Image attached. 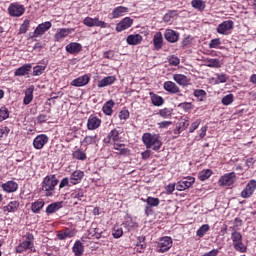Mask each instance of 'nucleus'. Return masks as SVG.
<instances>
[{
  "label": "nucleus",
  "instance_id": "f257e3e1",
  "mask_svg": "<svg viewBox=\"0 0 256 256\" xmlns=\"http://www.w3.org/2000/svg\"><path fill=\"white\" fill-rule=\"evenodd\" d=\"M121 141V132L117 128L112 129L103 139L105 145H113L120 155H129V149L125 148V144H119Z\"/></svg>",
  "mask_w": 256,
  "mask_h": 256
},
{
  "label": "nucleus",
  "instance_id": "f03ea898",
  "mask_svg": "<svg viewBox=\"0 0 256 256\" xmlns=\"http://www.w3.org/2000/svg\"><path fill=\"white\" fill-rule=\"evenodd\" d=\"M59 184V180L55 174L47 175L41 183V191L45 197H53L55 195V187Z\"/></svg>",
  "mask_w": 256,
  "mask_h": 256
},
{
  "label": "nucleus",
  "instance_id": "7ed1b4c3",
  "mask_svg": "<svg viewBox=\"0 0 256 256\" xmlns=\"http://www.w3.org/2000/svg\"><path fill=\"white\" fill-rule=\"evenodd\" d=\"M142 141L146 149H153V151H159V149H161V141L159 140V135L144 133L142 136Z\"/></svg>",
  "mask_w": 256,
  "mask_h": 256
},
{
  "label": "nucleus",
  "instance_id": "20e7f679",
  "mask_svg": "<svg viewBox=\"0 0 256 256\" xmlns=\"http://www.w3.org/2000/svg\"><path fill=\"white\" fill-rule=\"evenodd\" d=\"M24 239L25 240L16 247V253H25V251L33 249V247H35V236L33 234L27 233L24 236Z\"/></svg>",
  "mask_w": 256,
  "mask_h": 256
},
{
  "label": "nucleus",
  "instance_id": "39448f33",
  "mask_svg": "<svg viewBox=\"0 0 256 256\" xmlns=\"http://www.w3.org/2000/svg\"><path fill=\"white\" fill-rule=\"evenodd\" d=\"M83 23L86 27H100L101 29H107V27H109L105 21L99 20L97 17L92 18L88 16L83 20Z\"/></svg>",
  "mask_w": 256,
  "mask_h": 256
},
{
  "label": "nucleus",
  "instance_id": "423d86ee",
  "mask_svg": "<svg viewBox=\"0 0 256 256\" xmlns=\"http://www.w3.org/2000/svg\"><path fill=\"white\" fill-rule=\"evenodd\" d=\"M8 13L11 17H21L25 13V6L20 3H11L8 7Z\"/></svg>",
  "mask_w": 256,
  "mask_h": 256
},
{
  "label": "nucleus",
  "instance_id": "0eeeda50",
  "mask_svg": "<svg viewBox=\"0 0 256 256\" xmlns=\"http://www.w3.org/2000/svg\"><path fill=\"white\" fill-rule=\"evenodd\" d=\"M101 123H103L101 118L97 117L96 115L91 114L88 118L86 127H87L88 131H95V130L99 129V127H101Z\"/></svg>",
  "mask_w": 256,
  "mask_h": 256
},
{
  "label": "nucleus",
  "instance_id": "6e6552de",
  "mask_svg": "<svg viewBox=\"0 0 256 256\" xmlns=\"http://www.w3.org/2000/svg\"><path fill=\"white\" fill-rule=\"evenodd\" d=\"M235 23L233 20H226L223 21L221 24L217 27V33L219 35H229V31H231L234 27Z\"/></svg>",
  "mask_w": 256,
  "mask_h": 256
},
{
  "label": "nucleus",
  "instance_id": "1a4fd4ad",
  "mask_svg": "<svg viewBox=\"0 0 256 256\" xmlns=\"http://www.w3.org/2000/svg\"><path fill=\"white\" fill-rule=\"evenodd\" d=\"M193 183H195L194 177H185L176 183V189L177 191H185L186 189H189V187H191Z\"/></svg>",
  "mask_w": 256,
  "mask_h": 256
},
{
  "label": "nucleus",
  "instance_id": "9d476101",
  "mask_svg": "<svg viewBox=\"0 0 256 256\" xmlns=\"http://www.w3.org/2000/svg\"><path fill=\"white\" fill-rule=\"evenodd\" d=\"M49 143V137L45 134H39L33 140L34 149H43Z\"/></svg>",
  "mask_w": 256,
  "mask_h": 256
},
{
  "label": "nucleus",
  "instance_id": "9b49d317",
  "mask_svg": "<svg viewBox=\"0 0 256 256\" xmlns=\"http://www.w3.org/2000/svg\"><path fill=\"white\" fill-rule=\"evenodd\" d=\"M130 27H133V19L131 17H125L116 24V31L117 33H121L130 29Z\"/></svg>",
  "mask_w": 256,
  "mask_h": 256
},
{
  "label": "nucleus",
  "instance_id": "f8f14e48",
  "mask_svg": "<svg viewBox=\"0 0 256 256\" xmlns=\"http://www.w3.org/2000/svg\"><path fill=\"white\" fill-rule=\"evenodd\" d=\"M256 189V180H250L246 185L245 189L241 192V197L243 199H249L255 193Z\"/></svg>",
  "mask_w": 256,
  "mask_h": 256
},
{
  "label": "nucleus",
  "instance_id": "ddd939ff",
  "mask_svg": "<svg viewBox=\"0 0 256 256\" xmlns=\"http://www.w3.org/2000/svg\"><path fill=\"white\" fill-rule=\"evenodd\" d=\"M89 81H91V76L84 74L72 80L70 85H72V87H85V85H89Z\"/></svg>",
  "mask_w": 256,
  "mask_h": 256
},
{
  "label": "nucleus",
  "instance_id": "4468645a",
  "mask_svg": "<svg viewBox=\"0 0 256 256\" xmlns=\"http://www.w3.org/2000/svg\"><path fill=\"white\" fill-rule=\"evenodd\" d=\"M235 181H237V175L235 174V172H230V173L223 175L220 178L219 183H221V185H226L227 187H229V186L233 185V183H235Z\"/></svg>",
  "mask_w": 256,
  "mask_h": 256
},
{
  "label": "nucleus",
  "instance_id": "2eb2a0df",
  "mask_svg": "<svg viewBox=\"0 0 256 256\" xmlns=\"http://www.w3.org/2000/svg\"><path fill=\"white\" fill-rule=\"evenodd\" d=\"M51 27L52 24L50 21L39 24L34 30V37H40V35H45V33H47V31H49Z\"/></svg>",
  "mask_w": 256,
  "mask_h": 256
},
{
  "label": "nucleus",
  "instance_id": "dca6fc26",
  "mask_svg": "<svg viewBox=\"0 0 256 256\" xmlns=\"http://www.w3.org/2000/svg\"><path fill=\"white\" fill-rule=\"evenodd\" d=\"M163 87L171 95H179L181 93V88L173 81H166Z\"/></svg>",
  "mask_w": 256,
  "mask_h": 256
},
{
  "label": "nucleus",
  "instance_id": "f3484780",
  "mask_svg": "<svg viewBox=\"0 0 256 256\" xmlns=\"http://www.w3.org/2000/svg\"><path fill=\"white\" fill-rule=\"evenodd\" d=\"M65 49L67 53H70V55H77L78 53H81V51H83V46L81 45V43L71 42L66 45Z\"/></svg>",
  "mask_w": 256,
  "mask_h": 256
},
{
  "label": "nucleus",
  "instance_id": "a211bd4d",
  "mask_svg": "<svg viewBox=\"0 0 256 256\" xmlns=\"http://www.w3.org/2000/svg\"><path fill=\"white\" fill-rule=\"evenodd\" d=\"M88 233L91 235V237H95V239H105L109 237V233H107L105 230L102 231L101 229L93 226L88 230Z\"/></svg>",
  "mask_w": 256,
  "mask_h": 256
},
{
  "label": "nucleus",
  "instance_id": "6ab92c4d",
  "mask_svg": "<svg viewBox=\"0 0 256 256\" xmlns=\"http://www.w3.org/2000/svg\"><path fill=\"white\" fill-rule=\"evenodd\" d=\"M179 37V32L172 29H167L164 33V38L168 43H177V41H179Z\"/></svg>",
  "mask_w": 256,
  "mask_h": 256
},
{
  "label": "nucleus",
  "instance_id": "aec40b11",
  "mask_svg": "<svg viewBox=\"0 0 256 256\" xmlns=\"http://www.w3.org/2000/svg\"><path fill=\"white\" fill-rule=\"evenodd\" d=\"M19 205L20 203L17 200L10 201L6 206H3L2 211L4 215H8L9 213H15V211L19 209Z\"/></svg>",
  "mask_w": 256,
  "mask_h": 256
},
{
  "label": "nucleus",
  "instance_id": "412c9836",
  "mask_svg": "<svg viewBox=\"0 0 256 256\" xmlns=\"http://www.w3.org/2000/svg\"><path fill=\"white\" fill-rule=\"evenodd\" d=\"M83 177H85V172L81 170L74 171L70 176L71 185H79V183H81L83 180Z\"/></svg>",
  "mask_w": 256,
  "mask_h": 256
},
{
  "label": "nucleus",
  "instance_id": "4be33fe9",
  "mask_svg": "<svg viewBox=\"0 0 256 256\" xmlns=\"http://www.w3.org/2000/svg\"><path fill=\"white\" fill-rule=\"evenodd\" d=\"M187 127H189V119L181 118L177 127L174 129V135H181V133H183Z\"/></svg>",
  "mask_w": 256,
  "mask_h": 256
},
{
  "label": "nucleus",
  "instance_id": "5701e85b",
  "mask_svg": "<svg viewBox=\"0 0 256 256\" xmlns=\"http://www.w3.org/2000/svg\"><path fill=\"white\" fill-rule=\"evenodd\" d=\"M128 45H141L143 43V36L141 34H130L126 38Z\"/></svg>",
  "mask_w": 256,
  "mask_h": 256
},
{
  "label": "nucleus",
  "instance_id": "b1692460",
  "mask_svg": "<svg viewBox=\"0 0 256 256\" xmlns=\"http://www.w3.org/2000/svg\"><path fill=\"white\" fill-rule=\"evenodd\" d=\"M31 69H33V65L24 64L22 67L15 70L14 77H23L25 75H29Z\"/></svg>",
  "mask_w": 256,
  "mask_h": 256
},
{
  "label": "nucleus",
  "instance_id": "393cba45",
  "mask_svg": "<svg viewBox=\"0 0 256 256\" xmlns=\"http://www.w3.org/2000/svg\"><path fill=\"white\" fill-rule=\"evenodd\" d=\"M117 81V78L115 76H106L97 83V87L100 89L103 87H109L110 85H113Z\"/></svg>",
  "mask_w": 256,
  "mask_h": 256
},
{
  "label": "nucleus",
  "instance_id": "a878e982",
  "mask_svg": "<svg viewBox=\"0 0 256 256\" xmlns=\"http://www.w3.org/2000/svg\"><path fill=\"white\" fill-rule=\"evenodd\" d=\"M2 189L6 193H15V191H17V189H19V184H17V182H15V181H8V182L2 184Z\"/></svg>",
  "mask_w": 256,
  "mask_h": 256
},
{
  "label": "nucleus",
  "instance_id": "bb28decb",
  "mask_svg": "<svg viewBox=\"0 0 256 256\" xmlns=\"http://www.w3.org/2000/svg\"><path fill=\"white\" fill-rule=\"evenodd\" d=\"M173 247V240L169 236H165L161 238V253H165V251H169Z\"/></svg>",
  "mask_w": 256,
  "mask_h": 256
},
{
  "label": "nucleus",
  "instance_id": "cd10ccee",
  "mask_svg": "<svg viewBox=\"0 0 256 256\" xmlns=\"http://www.w3.org/2000/svg\"><path fill=\"white\" fill-rule=\"evenodd\" d=\"M99 143V136L95 134L94 136H85L81 141V145L88 147V145H97Z\"/></svg>",
  "mask_w": 256,
  "mask_h": 256
},
{
  "label": "nucleus",
  "instance_id": "c85d7f7f",
  "mask_svg": "<svg viewBox=\"0 0 256 256\" xmlns=\"http://www.w3.org/2000/svg\"><path fill=\"white\" fill-rule=\"evenodd\" d=\"M173 79L178 83V85H181L182 87H187L191 81V79L183 74H174Z\"/></svg>",
  "mask_w": 256,
  "mask_h": 256
},
{
  "label": "nucleus",
  "instance_id": "c756f323",
  "mask_svg": "<svg viewBox=\"0 0 256 256\" xmlns=\"http://www.w3.org/2000/svg\"><path fill=\"white\" fill-rule=\"evenodd\" d=\"M125 13H129V8L125 6H118L113 9L112 11V17L113 19H119V17H123Z\"/></svg>",
  "mask_w": 256,
  "mask_h": 256
},
{
  "label": "nucleus",
  "instance_id": "7c9ffc66",
  "mask_svg": "<svg viewBox=\"0 0 256 256\" xmlns=\"http://www.w3.org/2000/svg\"><path fill=\"white\" fill-rule=\"evenodd\" d=\"M113 107H115V101L108 100L107 102H105L102 107L104 115L111 117V115H113Z\"/></svg>",
  "mask_w": 256,
  "mask_h": 256
},
{
  "label": "nucleus",
  "instance_id": "2f4dec72",
  "mask_svg": "<svg viewBox=\"0 0 256 256\" xmlns=\"http://www.w3.org/2000/svg\"><path fill=\"white\" fill-rule=\"evenodd\" d=\"M63 207V202H53L49 204L46 208L47 215H53V213H57L59 209Z\"/></svg>",
  "mask_w": 256,
  "mask_h": 256
},
{
  "label": "nucleus",
  "instance_id": "473e14b6",
  "mask_svg": "<svg viewBox=\"0 0 256 256\" xmlns=\"http://www.w3.org/2000/svg\"><path fill=\"white\" fill-rule=\"evenodd\" d=\"M57 237L60 241L71 239V237H75V230L66 229L65 231H59L57 233Z\"/></svg>",
  "mask_w": 256,
  "mask_h": 256
},
{
  "label": "nucleus",
  "instance_id": "72a5a7b5",
  "mask_svg": "<svg viewBox=\"0 0 256 256\" xmlns=\"http://www.w3.org/2000/svg\"><path fill=\"white\" fill-rule=\"evenodd\" d=\"M137 243L135 246V250L137 253H144L145 249L147 248V243H145V236H139L137 238Z\"/></svg>",
  "mask_w": 256,
  "mask_h": 256
},
{
  "label": "nucleus",
  "instance_id": "f704fd0d",
  "mask_svg": "<svg viewBox=\"0 0 256 256\" xmlns=\"http://www.w3.org/2000/svg\"><path fill=\"white\" fill-rule=\"evenodd\" d=\"M45 207V201L43 199H38L31 204L32 213H41V209Z\"/></svg>",
  "mask_w": 256,
  "mask_h": 256
},
{
  "label": "nucleus",
  "instance_id": "c9c22d12",
  "mask_svg": "<svg viewBox=\"0 0 256 256\" xmlns=\"http://www.w3.org/2000/svg\"><path fill=\"white\" fill-rule=\"evenodd\" d=\"M122 225L127 231H135L139 227V224L131 218L126 219Z\"/></svg>",
  "mask_w": 256,
  "mask_h": 256
},
{
  "label": "nucleus",
  "instance_id": "e433bc0d",
  "mask_svg": "<svg viewBox=\"0 0 256 256\" xmlns=\"http://www.w3.org/2000/svg\"><path fill=\"white\" fill-rule=\"evenodd\" d=\"M33 91H35V87L31 86L25 91V96L23 99L24 105H29L31 101H33Z\"/></svg>",
  "mask_w": 256,
  "mask_h": 256
},
{
  "label": "nucleus",
  "instance_id": "4c0bfd02",
  "mask_svg": "<svg viewBox=\"0 0 256 256\" xmlns=\"http://www.w3.org/2000/svg\"><path fill=\"white\" fill-rule=\"evenodd\" d=\"M69 33H71V30L69 28H62L54 35V39L56 41H61V39H65V37H68Z\"/></svg>",
  "mask_w": 256,
  "mask_h": 256
},
{
  "label": "nucleus",
  "instance_id": "58836bf2",
  "mask_svg": "<svg viewBox=\"0 0 256 256\" xmlns=\"http://www.w3.org/2000/svg\"><path fill=\"white\" fill-rule=\"evenodd\" d=\"M73 159H77L78 161H85L87 159V154L83 149L78 148L72 154Z\"/></svg>",
  "mask_w": 256,
  "mask_h": 256
},
{
  "label": "nucleus",
  "instance_id": "ea45409f",
  "mask_svg": "<svg viewBox=\"0 0 256 256\" xmlns=\"http://www.w3.org/2000/svg\"><path fill=\"white\" fill-rule=\"evenodd\" d=\"M191 5L194 9H197L198 11H205V1L203 0H192Z\"/></svg>",
  "mask_w": 256,
  "mask_h": 256
},
{
  "label": "nucleus",
  "instance_id": "a19ab883",
  "mask_svg": "<svg viewBox=\"0 0 256 256\" xmlns=\"http://www.w3.org/2000/svg\"><path fill=\"white\" fill-rule=\"evenodd\" d=\"M194 97H196L197 101H205V97H207V92L203 89H196L193 92Z\"/></svg>",
  "mask_w": 256,
  "mask_h": 256
},
{
  "label": "nucleus",
  "instance_id": "79ce46f5",
  "mask_svg": "<svg viewBox=\"0 0 256 256\" xmlns=\"http://www.w3.org/2000/svg\"><path fill=\"white\" fill-rule=\"evenodd\" d=\"M212 174H213V171H211L210 169L202 170L198 174V179H200V181H207V179H209Z\"/></svg>",
  "mask_w": 256,
  "mask_h": 256
},
{
  "label": "nucleus",
  "instance_id": "37998d69",
  "mask_svg": "<svg viewBox=\"0 0 256 256\" xmlns=\"http://www.w3.org/2000/svg\"><path fill=\"white\" fill-rule=\"evenodd\" d=\"M231 239H232V243H233V246H234L237 243H240L241 241H243V235H241V232L234 231L231 234Z\"/></svg>",
  "mask_w": 256,
  "mask_h": 256
},
{
  "label": "nucleus",
  "instance_id": "c03bdc74",
  "mask_svg": "<svg viewBox=\"0 0 256 256\" xmlns=\"http://www.w3.org/2000/svg\"><path fill=\"white\" fill-rule=\"evenodd\" d=\"M235 101V96L233 94H227L221 100L222 105L228 106Z\"/></svg>",
  "mask_w": 256,
  "mask_h": 256
},
{
  "label": "nucleus",
  "instance_id": "a18cd8bd",
  "mask_svg": "<svg viewBox=\"0 0 256 256\" xmlns=\"http://www.w3.org/2000/svg\"><path fill=\"white\" fill-rule=\"evenodd\" d=\"M154 47L157 51L161 49V32H157L153 38Z\"/></svg>",
  "mask_w": 256,
  "mask_h": 256
},
{
  "label": "nucleus",
  "instance_id": "49530a36",
  "mask_svg": "<svg viewBox=\"0 0 256 256\" xmlns=\"http://www.w3.org/2000/svg\"><path fill=\"white\" fill-rule=\"evenodd\" d=\"M209 229H211V227L209 226V224H204L202 225L196 232L197 237H204L205 233H207V231H209Z\"/></svg>",
  "mask_w": 256,
  "mask_h": 256
},
{
  "label": "nucleus",
  "instance_id": "de8ad7c7",
  "mask_svg": "<svg viewBox=\"0 0 256 256\" xmlns=\"http://www.w3.org/2000/svg\"><path fill=\"white\" fill-rule=\"evenodd\" d=\"M83 197H85V195L83 193V190L81 189H76L71 192L72 199H78L79 201H81Z\"/></svg>",
  "mask_w": 256,
  "mask_h": 256
},
{
  "label": "nucleus",
  "instance_id": "09e8293b",
  "mask_svg": "<svg viewBox=\"0 0 256 256\" xmlns=\"http://www.w3.org/2000/svg\"><path fill=\"white\" fill-rule=\"evenodd\" d=\"M191 45H193V37L187 36L183 38L181 42L182 49H187V47H191Z\"/></svg>",
  "mask_w": 256,
  "mask_h": 256
},
{
  "label": "nucleus",
  "instance_id": "8fccbe9b",
  "mask_svg": "<svg viewBox=\"0 0 256 256\" xmlns=\"http://www.w3.org/2000/svg\"><path fill=\"white\" fill-rule=\"evenodd\" d=\"M129 116H130L129 110H127L126 108L122 109L118 115V117H119L120 121H122V123H125V121H127V119H129Z\"/></svg>",
  "mask_w": 256,
  "mask_h": 256
},
{
  "label": "nucleus",
  "instance_id": "3c124183",
  "mask_svg": "<svg viewBox=\"0 0 256 256\" xmlns=\"http://www.w3.org/2000/svg\"><path fill=\"white\" fill-rule=\"evenodd\" d=\"M5 119H9V109L3 106L0 108V123Z\"/></svg>",
  "mask_w": 256,
  "mask_h": 256
},
{
  "label": "nucleus",
  "instance_id": "603ef678",
  "mask_svg": "<svg viewBox=\"0 0 256 256\" xmlns=\"http://www.w3.org/2000/svg\"><path fill=\"white\" fill-rule=\"evenodd\" d=\"M146 203L149 207H157L161 201L159 198H154V197H148L146 199Z\"/></svg>",
  "mask_w": 256,
  "mask_h": 256
},
{
  "label": "nucleus",
  "instance_id": "864d4df0",
  "mask_svg": "<svg viewBox=\"0 0 256 256\" xmlns=\"http://www.w3.org/2000/svg\"><path fill=\"white\" fill-rule=\"evenodd\" d=\"M233 247L236 251H239L240 253H245L247 251V246L243 244V240L234 244Z\"/></svg>",
  "mask_w": 256,
  "mask_h": 256
},
{
  "label": "nucleus",
  "instance_id": "5fc2aeb1",
  "mask_svg": "<svg viewBox=\"0 0 256 256\" xmlns=\"http://www.w3.org/2000/svg\"><path fill=\"white\" fill-rule=\"evenodd\" d=\"M45 72V66H34L33 67V76L34 77H39V75H43V73Z\"/></svg>",
  "mask_w": 256,
  "mask_h": 256
},
{
  "label": "nucleus",
  "instance_id": "6e6d98bb",
  "mask_svg": "<svg viewBox=\"0 0 256 256\" xmlns=\"http://www.w3.org/2000/svg\"><path fill=\"white\" fill-rule=\"evenodd\" d=\"M112 235L114 239H121L123 237V228L119 226L114 227Z\"/></svg>",
  "mask_w": 256,
  "mask_h": 256
},
{
  "label": "nucleus",
  "instance_id": "4d7b16f0",
  "mask_svg": "<svg viewBox=\"0 0 256 256\" xmlns=\"http://www.w3.org/2000/svg\"><path fill=\"white\" fill-rule=\"evenodd\" d=\"M207 63H208V67H216V68L221 67V61H219V59L217 58L208 59Z\"/></svg>",
  "mask_w": 256,
  "mask_h": 256
},
{
  "label": "nucleus",
  "instance_id": "13d9d810",
  "mask_svg": "<svg viewBox=\"0 0 256 256\" xmlns=\"http://www.w3.org/2000/svg\"><path fill=\"white\" fill-rule=\"evenodd\" d=\"M151 95V101L153 105L156 107H161V96H158L157 94L150 93Z\"/></svg>",
  "mask_w": 256,
  "mask_h": 256
},
{
  "label": "nucleus",
  "instance_id": "bf43d9fd",
  "mask_svg": "<svg viewBox=\"0 0 256 256\" xmlns=\"http://www.w3.org/2000/svg\"><path fill=\"white\" fill-rule=\"evenodd\" d=\"M11 129L9 127L4 126L0 128V139H7Z\"/></svg>",
  "mask_w": 256,
  "mask_h": 256
},
{
  "label": "nucleus",
  "instance_id": "052dcab7",
  "mask_svg": "<svg viewBox=\"0 0 256 256\" xmlns=\"http://www.w3.org/2000/svg\"><path fill=\"white\" fill-rule=\"evenodd\" d=\"M219 45H221V39H212L209 43V49H219Z\"/></svg>",
  "mask_w": 256,
  "mask_h": 256
},
{
  "label": "nucleus",
  "instance_id": "680f3d73",
  "mask_svg": "<svg viewBox=\"0 0 256 256\" xmlns=\"http://www.w3.org/2000/svg\"><path fill=\"white\" fill-rule=\"evenodd\" d=\"M29 31V20H25L24 23L20 26L19 34L23 35Z\"/></svg>",
  "mask_w": 256,
  "mask_h": 256
},
{
  "label": "nucleus",
  "instance_id": "e2e57ef3",
  "mask_svg": "<svg viewBox=\"0 0 256 256\" xmlns=\"http://www.w3.org/2000/svg\"><path fill=\"white\" fill-rule=\"evenodd\" d=\"M199 125H201V119H197L193 122L189 127V133H194L196 129H199Z\"/></svg>",
  "mask_w": 256,
  "mask_h": 256
},
{
  "label": "nucleus",
  "instance_id": "0e129e2a",
  "mask_svg": "<svg viewBox=\"0 0 256 256\" xmlns=\"http://www.w3.org/2000/svg\"><path fill=\"white\" fill-rule=\"evenodd\" d=\"M180 63H181V60L179 59V57L172 56L169 58V64L173 65L174 67H177V65H179Z\"/></svg>",
  "mask_w": 256,
  "mask_h": 256
},
{
  "label": "nucleus",
  "instance_id": "69168bd1",
  "mask_svg": "<svg viewBox=\"0 0 256 256\" xmlns=\"http://www.w3.org/2000/svg\"><path fill=\"white\" fill-rule=\"evenodd\" d=\"M164 23H173V12H168L163 17Z\"/></svg>",
  "mask_w": 256,
  "mask_h": 256
},
{
  "label": "nucleus",
  "instance_id": "338daca9",
  "mask_svg": "<svg viewBox=\"0 0 256 256\" xmlns=\"http://www.w3.org/2000/svg\"><path fill=\"white\" fill-rule=\"evenodd\" d=\"M180 106L186 112L191 111V109H193V105L190 102H183L180 104Z\"/></svg>",
  "mask_w": 256,
  "mask_h": 256
},
{
  "label": "nucleus",
  "instance_id": "774afa93",
  "mask_svg": "<svg viewBox=\"0 0 256 256\" xmlns=\"http://www.w3.org/2000/svg\"><path fill=\"white\" fill-rule=\"evenodd\" d=\"M49 119V116H47L46 114H40L37 116V122L42 124V123H47Z\"/></svg>",
  "mask_w": 256,
  "mask_h": 256
}]
</instances>
